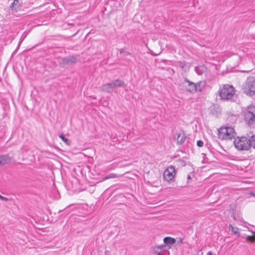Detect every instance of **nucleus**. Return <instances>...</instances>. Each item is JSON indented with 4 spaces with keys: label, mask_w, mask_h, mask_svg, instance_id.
<instances>
[{
    "label": "nucleus",
    "mask_w": 255,
    "mask_h": 255,
    "mask_svg": "<svg viewBox=\"0 0 255 255\" xmlns=\"http://www.w3.org/2000/svg\"><path fill=\"white\" fill-rule=\"evenodd\" d=\"M234 144L239 150H247L252 146L251 136L250 138L246 136L237 137L235 138Z\"/></svg>",
    "instance_id": "f257e3e1"
},
{
    "label": "nucleus",
    "mask_w": 255,
    "mask_h": 255,
    "mask_svg": "<svg viewBox=\"0 0 255 255\" xmlns=\"http://www.w3.org/2000/svg\"><path fill=\"white\" fill-rule=\"evenodd\" d=\"M126 87L124 81L120 79H116L111 83L104 84L101 87V90L107 93H112L114 90L118 87Z\"/></svg>",
    "instance_id": "f03ea898"
},
{
    "label": "nucleus",
    "mask_w": 255,
    "mask_h": 255,
    "mask_svg": "<svg viewBox=\"0 0 255 255\" xmlns=\"http://www.w3.org/2000/svg\"><path fill=\"white\" fill-rule=\"evenodd\" d=\"M236 133L232 127H221L218 129L219 138L221 139L235 138Z\"/></svg>",
    "instance_id": "7ed1b4c3"
},
{
    "label": "nucleus",
    "mask_w": 255,
    "mask_h": 255,
    "mask_svg": "<svg viewBox=\"0 0 255 255\" xmlns=\"http://www.w3.org/2000/svg\"><path fill=\"white\" fill-rule=\"evenodd\" d=\"M243 90L244 93L249 96L255 95V78L250 77L247 78L243 85Z\"/></svg>",
    "instance_id": "20e7f679"
},
{
    "label": "nucleus",
    "mask_w": 255,
    "mask_h": 255,
    "mask_svg": "<svg viewBox=\"0 0 255 255\" xmlns=\"http://www.w3.org/2000/svg\"><path fill=\"white\" fill-rule=\"evenodd\" d=\"M219 94L222 99H230L235 94L234 88L232 85H225L223 88L219 91Z\"/></svg>",
    "instance_id": "39448f33"
},
{
    "label": "nucleus",
    "mask_w": 255,
    "mask_h": 255,
    "mask_svg": "<svg viewBox=\"0 0 255 255\" xmlns=\"http://www.w3.org/2000/svg\"><path fill=\"white\" fill-rule=\"evenodd\" d=\"M245 119L249 126L255 123V106H250L245 114Z\"/></svg>",
    "instance_id": "423d86ee"
},
{
    "label": "nucleus",
    "mask_w": 255,
    "mask_h": 255,
    "mask_svg": "<svg viewBox=\"0 0 255 255\" xmlns=\"http://www.w3.org/2000/svg\"><path fill=\"white\" fill-rule=\"evenodd\" d=\"M151 250L153 253L157 255H169V248L167 246H164L163 244L152 247Z\"/></svg>",
    "instance_id": "0eeeda50"
},
{
    "label": "nucleus",
    "mask_w": 255,
    "mask_h": 255,
    "mask_svg": "<svg viewBox=\"0 0 255 255\" xmlns=\"http://www.w3.org/2000/svg\"><path fill=\"white\" fill-rule=\"evenodd\" d=\"M176 174L174 166H169L163 172V177L166 181H169L173 179Z\"/></svg>",
    "instance_id": "6e6552de"
},
{
    "label": "nucleus",
    "mask_w": 255,
    "mask_h": 255,
    "mask_svg": "<svg viewBox=\"0 0 255 255\" xmlns=\"http://www.w3.org/2000/svg\"><path fill=\"white\" fill-rule=\"evenodd\" d=\"M77 62V57L75 56H69L64 57L59 62V65L64 67L66 65H72Z\"/></svg>",
    "instance_id": "1a4fd4ad"
},
{
    "label": "nucleus",
    "mask_w": 255,
    "mask_h": 255,
    "mask_svg": "<svg viewBox=\"0 0 255 255\" xmlns=\"http://www.w3.org/2000/svg\"><path fill=\"white\" fill-rule=\"evenodd\" d=\"M184 81L188 84V85L185 86L186 90L187 92L191 94L197 93V89L195 83L190 81L187 78L185 79Z\"/></svg>",
    "instance_id": "9d476101"
},
{
    "label": "nucleus",
    "mask_w": 255,
    "mask_h": 255,
    "mask_svg": "<svg viewBox=\"0 0 255 255\" xmlns=\"http://www.w3.org/2000/svg\"><path fill=\"white\" fill-rule=\"evenodd\" d=\"M12 160V157L8 154H3L0 156V166H3L5 164H9Z\"/></svg>",
    "instance_id": "9b49d317"
},
{
    "label": "nucleus",
    "mask_w": 255,
    "mask_h": 255,
    "mask_svg": "<svg viewBox=\"0 0 255 255\" xmlns=\"http://www.w3.org/2000/svg\"><path fill=\"white\" fill-rule=\"evenodd\" d=\"M22 2L19 0H14L10 4V8L12 10L17 11L19 10L21 7Z\"/></svg>",
    "instance_id": "f8f14e48"
},
{
    "label": "nucleus",
    "mask_w": 255,
    "mask_h": 255,
    "mask_svg": "<svg viewBox=\"0 0 255 255\" xmlns=\"http://www.w3.org/2000/svg\"><path fill=\"white\" fill-rule=\"evenodd\" d=\"M163 242L164 246H167L169 250L171 248V245L175 244L176 240L170 237H166L163 239Z\"/></svg>",
    "instance_id": "ddd939ff"
},
{
    "label": "nucleus",
    "mask_w": 255,
    "mask_h": 255,
    "mask_svg": "<svg viewBox=\"0 0 255 255\" xmlns=\"http://www.w3.org/2000/svg\"><path fill=\"white\" fill-rule=\"evenodd\" d=\"M186 138V136L183 131H182L177 134V142L178 144H182L183 143Z\"/></svg>",
    "instance_id": "4468645a"
},
{
    "label": "nucleus",
    "mask_w": 255,
    "mask_h": 255,
    "mask_svg": "<svg viewBox=\"0 0 255 255\" xmlns=\"http://www.w3.org/2000/svg\"><path fill=\"white\" fill-rule=\"evenodd\" d=\"M196 88L197 89V93L198 92H202V90L205 87L206 82L204 81H201L199 82L195 83Z\"/></svg>",
    "instance_id": "2eb2a0df"
},
{
    "label": "nucleus",
    "mask_w": 255,
    "mask_h": 255,
    "mask_svg": "<svg viewBox=\"0 0 255 255\" xmlns=\"http://www.w3.org/2000/svg\"><path fill=\"white\" fill-rule=\"evenodd\" d=\"M195 70L198 75H201L206 70V67L204 65L197 66L195 67Z\"/></svg>",
    "instance_id": "dca6fc26"
},
{
    "label": "nucleus",
    "mask_w": 255,
    "mask_h": 255,
    "mask_svg": "<svg viewBox=\"0 0 255 255\" xmlns=\"http://www.w3.org/2000/svg\"><path fill=\"white\" fill-rule=\"evenodd\" d=\"M229 229L232 231L234 234L236 235L237 237L240 236V233L239 232V229L237 227H234L232 225L230 224L229 226Z\"/></svg>",
    "instance_id": "f3484780"
},
{
    "label": "nucleus",
    "mask_w": 255,
    "mask_h": 255,
    "mask_svg": "<svg viewBox=\"0 0 255 255\" xmlns=\"http://www.w3.org/2000/svg\"><path fill=\"white\" fill-rule=\"evenodd\" d=\"M59 137L67 145H69L71 144V140L66 138L63 134H61Z\"/></svg>",
    "instance_id": "a211bd4d"
},
{
    "label": "nucleus",
    "mask_w": 255,
    "mask_h": 255,
    "mask_svg": "<svg viewBox=\"0 0 255 255\" xmlns=\"http://www.w3.org/2000/svg\"><path fill=\"white\" fill-rule=\"evenodd\" d=\"M118 177L117 175L115 173H111L110 174L103 178L102 180L104 181L110 178H115Z\"/></svg>",
    "instance_id": "6ab92c4d"
},
{
    "label": "nucleus",
    "mask_w": 255,
    "mask_h": 255,
    "mask_svg": "<svg viewBox=\"0 0 255 255\" xmlns=\"http://www.w3.org/2000/svg\"><path fill=\"white\" fill-rule=\"evenodd\" d=\"M177 66L181 69H183L186 66V62L185 61H179L176 62Z\"/></svg>",
    "instance_id": "aec40b11"
},
{
    "label": "nucleus",
    "mask_w": 255,
    "mask_h": 255,
    "mask_svg": "<svg viewBox=\"0 0 255 255\" xmlns=\"http://www.w3.org/2000/svg\"><path fill=\"white\" fill-rule=\"evenodd\" d=\"M211 113L212 114H214V110H215V111L216 112V113H218V112H220L219 110H220V108L219 107V106H213V107H211Z\"/></svg>",
    "instance_id": "412c9836"
},
{
    "label": "nucleus",
    "mask_w": 255,
    "mask_h": 255,
    "mask_svg": "<svg viewBox=\"0 0 255 255\" xmlns=\"http://www.w3.org/2000/svg\"><path fill=\"white\" fill-rule=\"evenodd\" d=\"M246 240L248 242L254 243L255 242V236H248L246 237Z\"/></svg>",
    "instance_id": "4be33fe9"
},
{
    "label": "nucleus",
    "mask_w": 255,
    "mask_h": 255,
    "mask_svg": "<svg viewBox=\"0 0 255 255\" xmlns=\"http://www.w3.org/2000/svg\"><path fill=\"white\" fill-rule=\"evenodd\" d=\"M120 53L123 54L124 56H128L130 54L129 52L125 51L124 49L120 50Z\"/></svg>",
    "instance_id": "5701e85b"
},
{
    "label": "nucleus",
    "mask_w": 255,
    "mask_h": 255,
    "mask_svg": "<svg viewBox=\"0 0 255 255\" xmlns=\"http://www.w3.org/2000/svg\"><path fill=\"white\" fill-rule=\"evenodd\" d=\"M251 140L252 143V146L255 148V135L251 136Z\"/></svg>",
    "instance_id": "b1692460"
},
{
    "label": "nucleus",
    "mask_w": 255,
    "mask_h": 255,
    "mask_svg": "<svg viewBox=\"0 0 255 255\" xmlns=\"http://www.w3.org/2000/svg\"><path fill=\"white\" fill-rule=\"evenodd\" d=\"M197 145L198 146H199L200 147H202L204 145V142L202 140H199L197 142Z\"/></svg>",
    "instance_id": "393cba45"
},
{
    "label": "nucleus",
    "mask_w": 255,
    "mask_h": 255,
    "mask_svg": "<svg viewBox=\"0 0 255 255\" xmlns=\"http://www.w3.org/2000/svg\"><path fill=\"white\" fill-rule=\"evenodd\" d=\"M0 199L4 201H7L8 200V199L7 198L3 197L0 195Z\"/></svg>",
    "instance_id": "a878e982"
},
{
    "label": "nucleus",
    "mask_w": 255,
    "mask_h": 255,
    "mask_svg": "<svg viewBox=\"0 0 255 255\" xmlns=\"http://www.w3.org/2000/svg\"><path fill=\"white\" fill-rule=\"evenodd\" d=\"M183 243V240L181 238L179 239V240L177 241V244H181Z\"/></svg>",
    "instance_id": "bb28decb"
},
{
    "label": "nucleus",
    "mask_w": 255,
    "mask_h": 255,
    "mask_svg": "<svg viewBox=\"0 0 255 255\" xmlns=\"http://www.w3.org/2000/svg\"><path fill=\"white\" fill-rule=\"evenodd\" d=\"M251 194L255 197V192H251Z\"/></svg>",
    "instance_id": "cd10ccee"
},
{
    "label": "nucleus",
    "mask_w": 255,
    "mask_h": 255,
    "mask_svg": "<svg viewBox=\"0 0 255 255\" xmlns=\"http://www.w3.org/2000/svg\"><path fill=\"white\" fill-rule=\"evenodd\" d=\"M207 255H212V253L211 251H210L208 253Z\"/></svg>",
    "instance_id": "c85d7f7f"
},
{
    "label": "nucleus",
    "mask_w": 255,
    "mask_h": 255,
    "mask_svg": "<svg viewBox=\"0 0 255 255\" xmlns=\"http://www.w3.org/2000/svg\"><path fill=\"white\" fill-rule=\"evenodd\" d=\"M187 179H191V176H190V175H188V176H187Z\"/></svg>",
    "instance_id": "c756f323"
},
{
    "label": "nucleus",
    "mask_w": 255,
    "mask_h": 255,
    "mask_svg": "<svg viewBox=\"0 0 255 255\" xmlns=\"http://www.w3.org/2000/svg\"><path fill=\"white\" fill-rule=\"evenodd\" d=\"M251 232H252V233L254 235H255V232H253V231H251Z\"/></svg>",
    "instance_id": "7c9ffc66"
},
{
    "label": "nucleus",
    "mask_w": 255,
    "mask_h": 255,
    "mask_svg": "<svg viewBox=\"0 0 255 255\" xmlns=\"http://www.w3.org/2000/svg\"><path fill=\"white\" fill-rule=\"evenodd\" d=\"M234 219L235 220H236V217H235V216L234 217Z\"/></svg>",
    "instance_id": "2f4dec72"
}]
</instances>
